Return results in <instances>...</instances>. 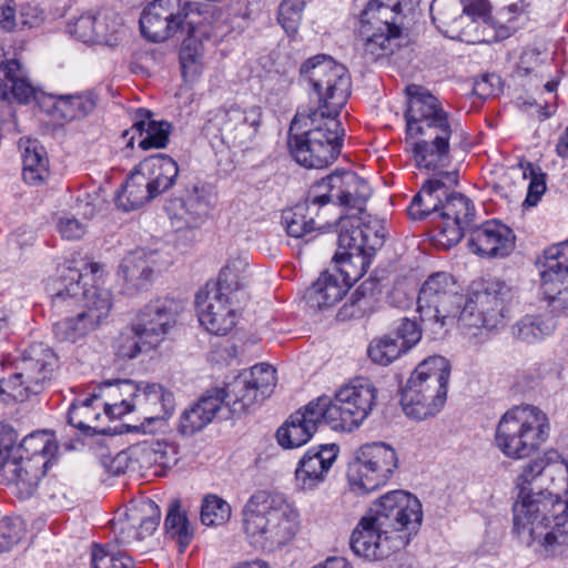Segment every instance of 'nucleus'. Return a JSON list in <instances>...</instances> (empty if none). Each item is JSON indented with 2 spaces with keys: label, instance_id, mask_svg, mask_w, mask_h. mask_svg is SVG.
Returning a JSON list of instances; mask_svg holds the SVG:
<instances>
[{
  "label": "nucleus",
  "instance_id": "obj_57",
  "mask_svg": "<svg viewBox=\"0 0 568 568\" xmlns=\"http://www.w3.org/2000/svg\"><path fill=\"white\" fill-rule=\"evenodd\" d=\"M152 349H155L154 346L146 345V339L134 329L133 324L119 338L118 355L122 358L132 359Z\"/></svg>",
  "mask_w": 568,
  "mask_h": 568
},
{
  "label": "nucleus",
  "instance_id": "obj_11",
  "mask_svg": "<svg viewBox=\"0 0 568 568\" xmlns=\"http://www.w3.org/2000/svg\"><path fill=\"white\" fill-rule=\"evenodd\" d=\"M244 283L236 268L227 264L221 270L217 281L206 283L195 296L200 324L211 334L226 335L236 323L233 295Z\"/></svg>",
  "mask_w": 568,
  "mask_h": 568
},
{
  "label": "nucleus",
  "instance_id": "obj_55",
  "mask_svg": "<svg viewBox=\"0 0 568 568\" xmlns=\"http://www.w3.org/2000/svg\"><path fill=\"white\" fill-rule=\"evenodd\" d=\"M90 568H134V566L131 557L94 544L91 550Z\"/></svg>",
  "mask_w": 568,
  "mask_h": 568
},
{
  "label": "nucleus",
  "instance_id": "obj_18",
  "mask_svg": "<svg viewBox=\"0 0 568 568\" xmlns=\"http://www.w3.org/2000/svg\"><path fill=\"white\" fill-rule=\"evenodd\" d=\"M192 18L187 26V36L183 40L180 50V64L182 75L193 78L201 72V59L203 55V40L223 38L229 31V14L219 8V19L211 18V14L189 13Z\"/></svg>",
  "mask_w": 568,
  "mask_h": 568
},
{
  "label": "nucleus",
  "instance_id": "obj_36",
  "mask_svg": "<svg viewBox=\"0 0 568 568\" xmlns=\"http://www.w3.org/2000/svg\"><path fill=\"white\" fill-rule=\"evenodd\" d=\"M345 293L338 276L326 271L305 291L304 300L310 308L321 311L341 301Z\"/></svg>",
  "mask_w": 568,
  "mask_h": 568
},
{
  "label": "nucleus",
  "instance_id": "obj_59",
  "mask_svg": "<svg viewBox=\"0 0 568 568\" xmlns=\"http://www.w3.org/2000/svg\"><path fill=\"white\" fill-rule=\"evenodd\" d=\"M24 524L19 517H4L0 520V552L9 551L22 538Z\"/></svg>",
  "mask_w": 568,
  "mask_h": 568
},
{
  "label": "nucleus",
  "instance_id": "obj_16",
  "mask_svg": "<svg viewBox=\"0 0 568 568\" xmlns=\"http://www.w3.org/2000/svg\"><path fill=\"white\" fill-rule=\"evenodd\" d=\"M397 455L385 443L363 445L347 467V480L352 491L368 494L386 485L397 468Z\"/></svg>",
  "mask_w": 568,
  "mask_h": 568
},
{
  "label": "nucleus",
  "instance_id": "obj_4",
  "mask_svg": "<svg viewBox=\"0 0 568 568\" xmlns=\"http://www.w3.org/2000/svg\"><path fill=\"white\" fill-rule=\"evenodd\" d=\"M406 93V135L407 140H413L417 166L432 171L448 166L454 130L449 114L440 101L420 85H408Z\"/></svg>",
  "mask_w": 568,
  "mask_h": 568
},
{
  "label": "nucleus",
  "instance_id": "obj_60",
  "mask_svg": "<svg viewBox=\"0 0 568 568\" xmlns=\"http://www.w3.org/2000/svg\"><path fill=\"white\" fill-rule=\"evenodd\" d=\"M392 334L405 346L406 352L414 347L422 338L419 325L407 317L400 320Z\"/></svg>",
  "mask_w": 568,
  "mask_h": 568
},
{
  "label": "nucleus",
  "instance_id": "obj_12",
  "mask_svg": "<svg viewBox=\"0 0 568 568\" xmlns=\"http://www.w3.org/2000/svg\"><path fill=\"white\" fill-rule=\"evenodd\" d=\"M377 389L365 377H357L339 387L334 397L320 396V406L325 415V424L333 430L353 432L372 413L376 403Z\"/></svg>",
  "mask_w": 568,
  "mask_h": 568
},
{
  "label": "nucleus",
  "instance_id": "obj_22",
  "mask_svg": "<svg viewBox=\"0 0 568 568\" xmlns=\"http://www.w3.org/2000/svg\"><path fill=\"white\" fill-rule=\"evenodd\" d=\"M182 305L169 297L155 298L145 304L132 322L134 329L156 348L176 325Z\"/></svg>",
  "mask_w": 568,
  "mask_h": 568
},
{
  "label": "nucleus",
  "instance_id": "obj_46",
  "mask_svg": "<svg viewBox=\"0 0 568 568\" xmlns=\"http://www.w3.org/2000/svg\"><path fill=\"white\" fill-rule=\"evenodd\" d=\"M97 105L91 93L62 95L53 104L54 115L64 121L82 119L90 114Z\"/></svg>",
  "mask_w": 568,
  "mask_h": 568
},
{
  "label": "nucleus",
  "instance_id": "obj_33",
  "mask_svg": "<svg viewBox=\"0 0 568 568\" xmlns=\"http://www.w3.org/2000/svg\"><path fill=\"white\" fill-rule=\"evenodd\" d=\"M154 199L169 191L179 176L178 163L166 154H153L136 165Z\"/></svg>",
  "mask_w": 568,
  "mask_h": 568
},
{
  "label": "nucleus",
  "instance_id": "obj_27",
  "mask_svg": "<svg viewBox=\"0 0 568 568\" xmlns=\"http://www.w3.org/2000/svg\"><path fill=\"white\" fill-rule=\"evenodd\" d=\"M515 235L507 225L496 221H487L469 230V250L481 257H505L515 245Z\"/></svg>",
  "mask_w": 568,
  "mask_h": 568
},
{
  "label": "nucleus",
  "instance_id": "obj_26",
  "mask_svg": "<svg viewBox=\"0 0 568 568\" xmlns=\"http://www.w3.org/2000/svg\"><path fill=\"white\" fill-rule=\"evenodd\" d=\"M449 376V362L439 355L429 356L418 364L405 387L420 389V395L432 396V402H446ZM433 406H436V403H433Z\"/></svg>",
  "mask_w": 568,
  "mask_h": 568
},
{
  "label": "nucleus",
  "instance_id": "obj_3",
  "mask_svg": "<svg viewBox=\"0 0 568 568\" xmlns=\"http://www.w3.org/2000/svg\"><path fill=\"white\" fill-rule=\"evenodd\" d=\"M83 274L72 266L58 268V276L50 280L48 291L57 315H67L53 324V334L60 342L75 343L97 329L110 314L111 292L100 286L84 288Z\"/></svg>",
  "mask_w": 568,
  "mask_h": 568
},
{
  "label": "nucleus",
  "instance_id": "obj_2",
  "mask_svg": "<svg viewBox=\"0 0 568 568\" xmlns=\"http://www.w3.org/2000/svg\"><path fill=\"white\" fill-rule=\"evenodd\" d=\"M556 450L545 453L530 460L516 479L518 489L513 506L514 530L518 537L544 557L556 555L568 545V498L562 500L557 494L537 485L545 477L565 471L568 464L560 460Z\"/></svg>",
  "mask_w": 568,
  "mask_h": 568
},
{
  "label": "nucleus",
  "instance_id": "obj_20",
  "mask_svg": "<svg viewBox=\"0 0 568 568\" xmlns=\"http://www.w3.org/2000/svg\"><path fill=\"white\" fill-rule=\"evenodd\" d=\"M262 123V109L257 105H231L217 110L209 120L207 129L217 131L227 146L246 148L256 136Z\"/></svg>",
  "mask_w": 568,
  "mask_h": 568
},
{
  "label": "nucleus",
  "instance_id": "obj_7",
  "mask_svg": "<svg viewBox=\"0 0 568 568\" xmlns=\"http://www.w3.org/2000/svg\"><path fill=\"white\" fill-rule=\"evenodd\" d=\"M0 366V400L24 402L51 383L59 358L49 345L33 343L18 355L4 356Z\"/></svg>",
  "mask_w": 568,
  "mask_h": 568
},
{
  "label": "nucleus",
  "instance_id": "obj_42",
  "mask_svg": "<svg viewBox=\"0 0 568 568\" xmlns=\"http://www.w3.org/2000/svg\"><path fill=\"white\" fill-rule=\"evenodd\" d=\"M568 278V240L554 244L544 251L541 283Z\"/></svg>",
  "mask_w": 568,
  "mask_h": 568
},
{
  "label": "nucleus",
  "instance_id": "obj_19",
  "mask_svg": "<svg viewBox=\"0 0 568 568\" xmlns=\"http://www.w3.org/2000/svg\"><path fill=\"white\" fill-rule=\"evenodd\" d=\"M390 532L373 515L366 513L351 535V549L357 557L369 561L386 559L409 544L407 535Z\"/></svg>",
  "mask_w": 568,
  "mask_h": 568
},
{
  "label": "nucleus",
  "instance_id": "obj_37",
  "mask_svg": "<svg viewBox=\"0 0 568 568\" xmlns=\"http://www.w3.org/2000/svg\"><path fill=\"white\" fill-rule=\"evenodd\" d=\"M152 199L154 196L148 186V181L144 180L135 166L116 191L114 203L119 210L130 212L140 209Z\"/></svg>",
  "mask_w": 568,
  "mask_h": 568
},
{
  "label": "nucleus",
  "instance_id": "obj_8",
  "mask_svg": "<svg viewBox=\"0 0 568 568\" xmlns=\"http://www.w3.org/2000/svg\"><path fill=\"white\" fill-rule=\"evenodd\" d=\"M549 433V418L542 409L529 404L517 405L500 417L495 445L507 458L525 459L539 450Z\"/></svg>",
  "mask_w": 568,
  "mask_h": 568
},
{
  "label": "nucleus",
  "instance_id": "obj_64",
  "mask_svg": "<svg viewBox=\"0 0 568 568\" xmlns=\"http://www.w3.org/2000/svg\"><path fill=\"white\" fill-rule=\"evenodd\" d=\"M58 231L65 240H80L85 233V225L74 217H61L58 222Z\"/></svg>",
  "mask_w": 568,
  "mask_h": 568
},
{
  "label": "nucleus",
  "instance_id": "obj_13",
  "mask_svg": "<svg viewBox=\"0 0 568 568\" xmlns=\"http://www.w3.org/2000/svg\"><path fill=\"white\" fill-rule=\"evenodd\" d=\"M400 0H369L359 17L358 34L364 55L376 61L393 54L399 45L400 28L397 19L402 13Z\"/></svg>",
  "mask_w": 568,
  "mask_h": 568
},
{
  "label": "nucleus",
  "instance_id": "obj_9",
  "mask_svg": "<svg viewBox=\"0 0 568 568\" xmlns=\"http://www.w3.org/2000/svg\"><path fill=\"white\" fill-rule=\"evenodd\" d=\"M99 389H108V397H120V402L103 403L104 412L112 418L136 412L151 423L169 417L175 407L174 395L161 384L131 379L105 381Z\"/></svg>",
  "mask_w": 568,
  "mask_h": 568
},
{
  "label": "nucleus",
  "instance_id": "obj_43",
  "mask_svg": "<svg viewBox=\"0 0 568 568\" xmlns=\"http://www.w3.org/2000/svg\"><path fill=\"white\" fill-rule=\"evenodd\" d=\"M430 398L429 395H420V389L404 387L400 394V405L408 417L423 420L439 413L446 403L436 400V406H433L434 402Z\"/></svg>",
  "mask_w": 568,
  "mask_h": 568
},
{
  "label": "nucleus",
  "instance_id": "obj_54",
  "mask_svg": "<svg viewBox=\"0 0 568 568\" xmlns=\"http://www.w3.org/2000/svg\"><path fill=\"white\" fill-rule=\"evenodd\" d=\"M231 517V506L216 495H207L201 506V520L206 526L221 525Z\"/></svg>",
  "mask_w": 568,
  "mask_h": 568
},
{
  "label": "nucleus",
  "instance_id": "obj_21",
  "mask_svg": "<svg viewBox=\"0 0 568 568\" xmlns=\"http://www.w3.org/2000/svg\"><path fill=\"white\" fill-rule=\"evenodd\" d=\"M337 245L342 252L375 253L383 246L385 226L371 215L345 214L337 220Z\"/></svg>",
  "mask_w": 568,
  "mask_h": 568
},
{
  "label": "nucleus",
  "instance_id": "obj_6",
  "mask_svg": "<svg viewBox=\"0 0 568 568\" xmlns=\"http://www.w3.org/2000/svg\"><path fill=\"white\" fill-rule=\"evenodd\" d=\"M243 529L251 542L274 551L287 545L300 529V514L281 494L260 490L242 510Z\"/></svg>",
  "mask_w": 568,
  "mask_h": 568
},
{
  "label": "nucleus",
  "instance_id": "obj_10",
  "mask_svg": "<svg viewBox=\"0 0 568 568\" xmlns=\"http://www.w3.org/2000/svg\"><path fill=\"white\" fill-rule=\"evenodd\" d=\"M513 288L497 277L474 281L458 317L462 328L476 335L471 329H491L506 317L514 300Z\"/></svg>",
  "mask_w": 568,
  "mask_h": 568
},
{
  "label": "nucleus",
  "instance_id": "obj_48",
  "mask_svg": "<svg viewBox=\"0 0 568 568\" xmlns=\"http://www.w3.org/2000/svg\"><path fill=\"white\" fill-rule=\"evenodd\" d=\"M164 527L166 535L178 541L180 551H184L193 538V532L186 515L181 510V503L179 500H174L170 505Z\"/></svg>",
  "mask_w": 568,
  "mask_h": 568
},
{
  "label": "nucleus",
  "instance_id": "obj_45",
  "mask_svg": "<svg viewBox=\"0 0 568 568\" xmlns=\"http://www.w3.org/2000/svg\"><path fill=\"white\" fill-rule=\"evenodd\" d=\"M22 176L30 185H38L49 176V159L42 146L30 143L22 155Z\"/></svg>",
  "mask_w": 568,
  "mask_h": 568
},
{
  "label": "nucleus",
  "instance_id": "obj_56",
  "mask_svg": "<svg viewBox=\"0 0 568 568\" xmlns=\"http://www.w3.org/2000/svg\"><path fill=\"white\" fill-rule=\"evenodd\" d=\"M541 290L552 313L568 315V278L541 283Z\"/></svg>",
  "mask_w": 568,
  "mask_h": 568
},
{
  "label": "nucleus",
  "instance_id": "obj_44",
  "mask_svg": "<svg viewBox=\"0 0 568 568\" xmlns=\"http://www.w3.org/2000/svg\"><path fill=\"white\" fill-rule=\"evenodd\" d=\"M557 322L554 316L527 315L513 326L517 339L536 343L554 333Z\"/></svg>",
  "mask_w": 568,
  "mask_h": 568
},
{
  "label": "nucleus",
  "instance_id": "obj_40",
  "mask_svg": "<svg viewBox=\"0 0 568 568\" xmlns=\"http://www.w3.org/2000/svg\"><path fill=\"white\" fill-rule=\"evenodd\" d=\"M101 394L92 393L88 397L77 398L68 410V424L79 429L83 435L91 436L95 433V423L101 413L93 404L101 397Z\"/></svg>",
  "mask_w": 568,
  "mask_h": 568
},
{
  "label": "nucleus",
  "instance_id": "obj_28",
  "mask_svg": "<svg viewBox=\"0 0 568 568\" xmlns=\"http://www.w3.org/2000/svg\"><path fill=\"white\" fill-rule=\"evenodd\" d=\"M338 450L335 444L307 449L295 469L296 487L313 490L322 484L336 460Z\"/></svg>",
  "mask_w": 568,
  "mask_h": 568
},
{
  "label": "nucleus",
  "instance_id": "obj_29",
  "mask_svg": "<svg viewBox=\"0 0 568 568\" xmlns=\"http://www.w3.org/2000/svg\"><path fill=\"white\" fill-rule=\"evenodd\" d=\"M168 264L169 261L163 258L158 250L139 247L123 257L119 274L125 282L140 287L151 281L153 274L160 273Z\"/></svg>",
  "mask_w": 568,
  "mask_h": 568
},
{
  "label": "nucleus",
  "instance_id": "obj_25",
  "mask_svg": "<svg viewBox=\"0 0 568 568\" xmlns=\"http://www.w3.org/2000/svg\"><path fill=\"white\" fill-rule=\"evenodd\" d=\"M321 423H325V415L316 398L292 414L277 429V442L286 449L301 447L313 437Z\"/></svg>",
  "mask_w": 568,
  "mask_h": 568
},
{
  "label": "nucleus",
  "instance_id": "obj_23",
  "mask_svg": "<svg viewBox=\"0 0 568 568\" xmlns=\"http://www.w3.org/2000/svg\"><path fill=\"white\" fill-rule=\"evenodd\" d=\"M475 216V206L470 199L462 193L449 191L444 210L439 213L436 224V241L443 246L450 247L459 243L465 232L470 230Z\"/></svg>",
  "mask_w": 568,
  "mask_h": 568
},
{
  "label": "nucleus",
  "instance_id": "obj_39",
  "mask_svg": "<svg viewBox=\"0 0 568 568\" xmlns=\"http://www.w3.org/2000/svg\"><path fill=\"white\" fill-rule=\"evenodd\" d=\"M374 253L342 252L337 251L334 255V262L337 266V273L342 285L347 290L359 278H362L371 264V257Z\"/></svg>",
  "mask_w": 568,
  "mask_h": 568
},
{
  "label": "nucleus",
  "instance_id": "obj_5",
  "mask_svg": "<svg viewBox=\"0 0 568 568\" xmlns=\"http://www.w3.org/2000/svg\"><path fill=\"white\" fill-rule=\"evenodd\" d=\"M276 385V371L261 363L239 374L225 388L207 390L179 420V432L191 436L207 426L225 404L233 414L245 413L271 396Z\"/></svg>",
  "mask_w": 568,
  "mask_h": 568
},
{
  "label": "nucleus",
  "instance_id": "obj_34",
  "mask_svg": "<svg viewBox=\"0 0 568 568\" xmlns=\"http://www.w3.org/2000/svg\"><path fill=\"white\" fill-rule=\"evenodd\" d=\"M34 94V87L17 60H8L0 64V100L28 103Z\"/></svg>",
  "mask_w": 568,
  "mask_h": 568
},
{
  "label": "nucleus",
  "instance_id": "obj_63",
  "mask_svg": "<svg viewBox=\"0 0 568 568\" xmlns=\"http://www.w3.org/2000/svg\"><path fill=\"white\" fill-rule=\"evenodd\" d=\"M70 33L85 43H94V13L87 12L69 26Z\"/></svg>",
  "mask_w": 568,
  "mask_h": 568
},
{
  "label": "nucleus",
  "instance_id": "obj_32",
  "mask_svg": "<svg viewBox=\"0 0 568 568\" xmlns=\"http://www.w3.org/2000/svg\"><path fill=\"white\" fill-rule=\"evenodd\" d=\"M212 207L211 195L195 187L186 199L179 201V207L171 214L172 225L179 232L197 229L207 220Z\"/></svg>",
  "mask_w": 568,
  "mask_h": 568
},
{
  "label": "nucleus",
  "instance_id": "obj_47",
  "mask_svg": "<svg viewBox=\"0 0 568 568\" xmlns=\"http://www.w3.org/2000/svg\"><path fill=\"white\" fill-rule=\"evenodd\" d=\"M343 207L353 211L351 214L367 215L365 205L372 195L368 183L352 171H346V189L344 191Z\"/></svg>",
  "mask_w": 568,
  "mask_h": 568
},
{
  "label": "nucleus",
  "instance_id": "obj_35",
  "mask_svg": "<svg viewBox=\"0 0 568 568\" xmlns=\"http://www.w3.org/2000/svg\"><path fill=\"white\" fill-rule=\"evenodd\" d=\"M322 209L310 195L305 201L297 203L291 209L282 212V225L291 237L303 239L316 231V219L320 217ZM320 229V225L317 226Z\"/></svg>",
  "mask_w": 568,
  "mask_h": 568
},
{
  "label": "nucleus",
  "instance_id": "obj_61",
  "mask_svg": "<svg viewBox=\"0 0 568 568\" xmlns=\"http://www.w3.org/2000/svg\"><path fill=\"white\" fill-rule=\"evenodd\" d=\"M524 174L525 176L528 174L530 176L526 202L529 204H536L546 191L545 174L539 168H536L531 163L527 164Z\"/></svg>",
  "mask_w": 568,
  "mask_h": 568
},
{
  "label": "nucleus",
  "instance_id": "obj_58",
  "mask_svg": "<svg viewBox=\"0 0 568 568\" xmlns=\"http://www.w3.org/2000/svg\"><path fill=\"white\" fill-rule=\"evenodd\" d=\"M304 8L305 0H283L281 2L277 21L287 34L296 33Z\"/></svg>",
  "mask_w": 568,
  "mask_h": 568
},
{
  "label": "nucleus",
  "instance_id": "obj_14",
  "mask_svg": "<svg viewBox=\"0 0 568 568\" xmlns=\"http://www.w3.org/2000/svg\"><path fill=\"white\" fill-rule=\"evenodd\" d=\"M192 13L211 14L219 19V8L186 0H154L144 8L139 23L142 36L152 42H162L190 26Z\"/></svg>",
  "mask_w": 568,
  "mask_h": 568
},
{
  "label": "nucleus",
  "instance_id": "obj_31",
  "mask_svg": "<svg viewBox=\"0 0 568 568\" xmlns=\"http://www.w3.org/2000/svg\"><path fill=\"white\" fill-rule=\"evenodd\" d=\"M45 462L40 459H18L7 462L0 470V477L7 485L16 486L19 497L27 499L33 495L39 481L44 476Z\"/></svg>",
  "mask_w": 568,
  "mask_h": 568
},
{
  "label": "nucleus",
  "instance_id": "obj_38",
  "mask_svg": "<svg viewBox=\"0 0 568 568\" xmlns=\"http://www.w3.org/2000/svg\"><path fill=\"white\" fill-rule=\"evenodd\" d=\"M429 10L432 20L439 31L450 37L462 33L465 17L460 0H433Z\"/></svg>",
  "mask_w": 568,
  "mask_h": 568
},
{
  "label": "nucleus",
  "instance_id": "obj_24",
  "mask_svg": "<svg viewBox=\"0 0 568 568\" xmlns=\"http://www.w3.org/2000/svg\"><path fill=\"white\" fill-rule=\"evenodd\" d=\"M457 182L458 173L456 171L440 172L435 178L425 181L408 206L409 217L413 220H424L430 215L439 217L449 191Z\"/></svg>",
  "mask_w": 568,
  "mask_h": 568
},
{
  "label": "nucleus",
  "instance_id": "obj_41",
  "mask_svg": "<svg viewBox=\"0 0 568 568\" xmlns=\"http://www.w3.org/2000/svg\"><path fill=\"white\" fill-rule=\"evenodd\" d=\"M345 189L346 171H335L316 182L311 187L308 195L321 209L328 203L335 202L342 205Z\"/></svg>",
  "mask_w": 568,
  "mask_h": 568
},
{
  "label": "nucleus",
  "instance_id": "obj_50",
  "mask_svg": "<svg viewBox=\"0 0 568 568\" xmlns=\"http://www.w3.org/2000/svg\"><path fill=\"white\" fill-rule=\"evenodd\" d=\"M123 32L121 18L111 11L94 14V43L114 47Z\"/></svg>",
  "mask_w": 568,
  "mask_h": 568
},
{
  "label": "nucleus",
  "instance_id": "obj_62",
  "mask_svg": "<svg viewBox=\"0 0 568 568\" xmlns=\"http://www.w3.org/2000/svg\"><path fill=\"white\" fill-rule=\"evenodd\" d=\"M544 52H541L538 48H525L519 57L516 69L517 74L520 77H527L531 74L544 62Z\"/></svg>",
  "mask_w": 568,
  "mask_h": 568
},
{
  "label": "nucleus",
  "instance_id": "obj_30",
  "mask_svg": "<svg viewBox=\"0 0 568 568\" xmlns=\"http://www.w3.org/2000/svg\"><path fill=\"white\" fill-rule=\"evenodd\" d=\"M171 124L166 121H155L152 113L143 108L135 111L133 124L130 130L124 132V136L130 135L128 146H133L134 140L142 150L162 149L169 143Z\"/></svg>",
  "mask_w": 568,
  "mask_h": 568
},
{
  "label": "nucleus",
  "instance_id": "obj_17",
  "mask_svg": "<svg viewBox=\"0 0 568 568\" xmlns=\"http://www.w3.org/2000/svg\"><path fill=\"white\" fill-rule=\"evenodd\" d=\"M393 534L407 535L409 539L417 532L423 519L422 504L412 494L393 490L383 495L367 511Z\"/></svg>",
  "mask_w": 568,
  "mask_h": 568
},
{
  "label": "nucleus",
  "instance_id": "obj_1",
  "mask_svg": "<svg viewBox=\"0 0 568 568\" xmlns=\"http://www.w3.org/2000/svg\"><path fill=\"white\" fill-rule=\"evenodd\" d=\"M300 74L317 105L297 110L290 128V152L307 169L327 168L343 146L344 129L338 115L351 95V78L343 64L325 54L303 62Z\"/></svg>",
  "mask_w": 568,
  "mask_h": 568
},
{
  "label": "nucleus",
  "instance_id": "obj_52",
  "mask_svg": "<svg viewBox=\"0 0 568 568\" xmlns=\"http://www.w3.org/2000/svg\"><path fill=\"white\" fill-rule=\"evenodd\" d=\"M130 520L139 524V532L141 540L151 536L158 528L161 519L159 506L152 501H142L138 508H133L129 513Z\"/></svg>",
  "mask_w": 568,
  "mask_h": 568
},
{
  "label": "nucleus",
  "instance_id": "obj_49",
  "mask_svg": "<svg viewBox=\"0 0 568 568\" xmlns=\"http://www.w3.org/2000/svg\"><path fill=\"white\" fill-rule=\"evenodd\" d=\"M405 353V346L392 333L374 338L367 348L369 358L383 366L389 365Z\"/></svg>",
  "mask_w": 568,
  "mask_h": 568
},
{
  "label": "nucleus",
  "instance_id": "obj_53",
  "mask_svg": "<svg viewBox=\"0 0 568 568\" xmlns=\"http://www.w3.org/2000/svg\"><path fill=\"white\" fill-rule=\"evenodd\" d=\"M51 453L50 437L45 432L29 434L19 442V454L24 459H40L45 462V456Z\"/></svg>",
  "mask_w": 568,
  "mask_h": 568
},
{
  "label": "nucleus",
  "instance_id": "obj_51",
  "mask_svg": "<svg viewBox=\"0 0 568 568\" xmlns=\"http://www.w3.org/2000/svg\"><path fill=\"white\" fill-rule=\"evenodd\" d=\"M374 283L369 281L363 282L349 296L348 301L343 305L339 315L345 317H363L368 314L374 303L373 294Z\"/></svg>",
  "mask_w": 568,
  "mask_h": 568
},
{
  "label": "nucleus",
  "instance_id": "obj_15",
  "mask_svg": "<svg viewBox=\"0 0 568 568\" xmlns=\"http://www.w3.org/2000/svg\"><path fill=\"white\" fill-rule=\"evenodd\" d=\"M454 276L446 272H436L423 283L417 311L425 327L434 334L445 332L448 322H453L462 304V295Z\"/></svg>",
  "mask_w": 568,
  "mask_h": 568
}]
</instances>
